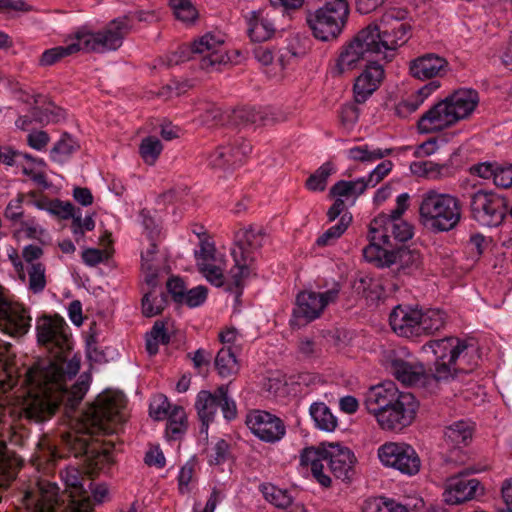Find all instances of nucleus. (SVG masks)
<instances>
[{
  "label": "nucleus",
  "mask_w": 512,
  "mask_h": 512,
  "mask_svg": "<svg viewBox=\"0 0 512 512\" xmlns=\"http://www.w3.org/2000/svg\"><path fill=\"white\" fill-rule=\"evenodd\" d=\"M65 321L58 316H42L37 319V340L51 354L53 359H41L33 363L25 373L24 383L28 397L23 415L32 421L43 422L50 418L60 405L65 414L73 417L89 388V376L81 375L77 382L67 389L65 382L74 377L80 369V358L68 359L71 343L66 332Z\"/></svg>",
  "instance_id": "1"
},
{
  "label": "nucleus",
  "mask_w": 512,
  "mask_h": 512,
  "mask_svg": "<svg viewBox=\"0 0 512 512\" xmlns=\"http://www.w3.org/2000/svg\"><path fill=\"white\" fill-rule=\"evenodd\" d=\"M404 12L391 10L379 23L369 24L344 45L331 69L333 76H341L359 67L363 62L371 63L370 57L382 55L391 60L393 52L405 44L410 37L411 26L403 21Z\"/></svg>",
  "instance_id": "2"
},
{
  "label": "nucleus",
  "mask_w": 512,
  "mask_h": 512,
  "mask_svg": "<svg viewBox=\"0 0 512 512\" xmlns=\"http://www.w3.org/2000/svg\"><path fill=\"white\" fill-rule=\"evenodd\" d=\"M130 32L129 21L126 17L110 21L101 31L94 32L87 26L79 28L72 38L74 41L66 46H57L45 50L39 58V66H52L63 58L79 51L106 53L121 47L124 38Z\"/></svg>",
  "instance_id": "3"
},
{
  "label": "nucleus",
  "mask_w": 512,
  "mask_h": 512,
  "mask_svg": "<svg viewBox=\"0 0 512 512\" xmlns=\"http://www.w3.org/2000/svg\"><path fill=\"white\" fill-rule=\"evenodd\" d=\"M478 103L477 91L459 89L426 111L418 120V128L422 133L441 131L470 116Z\"/></svg>",
  "instance_id": "4"
},
{
  "label": "nucleus",
  "mask_w": 512,
  "mask_h": 512,
  "mask_svg": "<svg viewBox=\"0 0 512 512\" xmlns=\"http://www.w3.org/2000/svg\"><path fill=\"white\" fill-rule=\"evenodd\" d=\"M323 462H326L336 478L349 480L354 473L356 458L347 447L330 443L319 448H305L300 455L302 466H311L313 477L323 487L331 485V478L323 472Z\"/></svg>",
  "instance_id": "5"
},
{
  "label": "nucleus",
  "mask_w": 512,
  "mask_h": 512,
  "mask_svg": "<svg viewBox=\"0 0 512 512\" xmlns=\"http://www.w3.org/2000/svg\"><path fill=\"white\" fill-rule=\"evenodd\" d=\"M466 341L457 337L430 340L423 345L425 353L435 356L433 378L436 381H447L460 373H469L476 366L470 362V352H473Z\"/></svg>",
  "instance_id": "6"
},
{
  "label": "nucleus",
  "mask_w": 512,
  "mask_h": 512,
  "mask_svg": "<svg viewBox=\"0 0 512 512\" xmlns=\"http://www.w3.org/2000/svg\"><path fill=\"white\" fill-rule=\"evenodd\" d=\"M125 405L126 399L121 392L106 391L100 394L95 402L80 414L81 430L89 435H108L116 432L118 425L125 421Z\"/></svg>",
  "instance_id": "7"
},
{
  "label": "nucleus",
  "mask_w": 512,
  "mask_h": 512,
  "mask_svg": "<svg viewBox=\"0 0 512 512\" xmlns=\"http://www.w3.org/2000/svg\"><path fill=\"white\" fill-rule=\"evenodd\" d=\"M461 215V204L456 196L429 190L421 197L420 222L432 232L453 230L459 224Z\"/></svg>",
  "instance_id": "8"
},
{
  "label": "nucleus",
  "mask_w": 512,
  "mask_h": 512,
  "mask_svg": "<svg viewBox=\"0 0 512 512\" xmlns=\"http://www.w3.org/2000/svg\"><path fill=\"white\" fill-rule=\"evenodd\" d=\"M349 15L346 0H329L307 16L313 35L322 41L336 39L342 32Z\"/></svg>",
  "instance_id": "9"
},
{
  "label": "nucleus",
  "mask_w": 512,
  "mask_h": 512,
  "mask_svg": "<svg viewBox=\"0 0 512 512\" xmlns=\"http://www.w3.org/2000/svg\"><path fill=\"white\" fill-rule=\"evenodd\" d=\"M61 477L64 480L67 487H70L73 489L71 492L72 500V512H92L93 506L92 502L90 500V497L87 493V491L83 488L82 480H84V477L81 473V471L75 467H69L65 469L63 472H61ZM51 485L55 487V498L54 501L51 503V510L52 512H59V499H58V487L55 483H51L44 479H39L36 482L35 488H32L28 491H26L23 501L26 505V496L29 494L33 495V498L40 497V489L44 488L43 490H46L48 486Z\"/></svg>",
  "instance_id": "10"
},
{
  "label": "nucleus",
  "mask_w": 512,
  "mask_h": 512,
  "mask_svg": "<svg viewBox=\"0 0 512 512\" xmlns=\"http://www.w3.org/2000/svg\"><path fill=\"white\" fill-rule=\"evenodd\" d=\"M186 50H190V58L198 61L200 68L207 72L221 70V67L227 65L230 60L224 47L223 37L212 33H206L195 40L181 53L184 54Z\"/></svg>",
  "instance_id": "11"
},
{
  "label": "nucleus",
  "mask_w": 512,
  "mask_h": 512,
  "mask_svg": "<svg viewBox=\"0 0 512 512\" xmlns=\"http://www.w3.org/2000/svg\"><path fill=\"white\" fill-rule=\"evenodd\" d=\"M471 215L480 225L496 227L500 225L508 209V201L505 197L479 190L471 195Z\"/></svg>",
  "instance_id": "12"
},
{
  "label": "nucleus",
  "mask_w": 512,
  "mask_h": 512,
  "mask_svg": "<svg viewBox=\"0 0 512 512\" xmlns=\"http://www.w3.org/2000/svg\"><path fill=\"white\" fill-rule=\"evenodd\" d=\"M378 457L382 464L399 470L403 474L415 475L419 472L421 461L410 445L389 442L378 449Z\"/></svg>",
  "instance_id": "13"
},
{
  "label": "nucleus",
  "mask_w": 512,
  "mask_h": 512,
  "mask_svg": "<svg viewBox=\"0 0 512 512\" xmlns=\"http://www.w3.org/2000/svg\"><path fill=\"white\" fill-rule=\"evenodd\" d=\"M29 311L20 303L12 302L0 287V330L12 337H22L31 327Z\"/></svg>",
  "instance_id": "14"
},
{
  "label": "nucleus",
  "mask_w": 512,
  "mask_h": 512,
  "mask_svg": "<svg viewBox=\"0 0 512 512\" xmlns=\"http://www.w3.org/2000/svg\"><path fill=\"white\" fill-rule=\"evenodd\" d=\"M370 236L373 240H380L384 246L394 248L399 242H406L413 236V229L404 220H393L380 214L370 225Z\"/></svg>",
  "instance_id": "15"
},
{
  "label": "nucleus",
  "mask_w": 512,
  "mask_h": 512,
  "mask_svg": "<svg viewBox=\"0 0 512 512\" xmlns=\"http://www.w3.org/2000/svg\"><path fill=\"white\" fill-rule=\"evenodd\" d=\"M417 408L415 397L411 393L405 394L393 406L382 411L376 420L383 430L401 431L413 422Z\"/></svg>",
  "instance_id": "16"
},
{
  "label": "nucleus",
  "mask_w": 512,
  "mask_h": 512,
  "mask_svg": "<svg viewBox=\"0 0 512 512\" xmlns=\"http://www.w3.org/2000/svg\"><path fill=\"white\" fill-rule=\"evenodd\" d=\"M252 145L249 141L238 137L231 143L221 144L207 156V165L211 169L225 170L243 163L251 153Z\"/></svg>",
  "instance_id": "17"
},
{
  "label": "nucleus",
  "mask_w": 512,
  "mask_h": 512,
  "mask_svg": "<svg viewBox=\"0 0 512 512\" xmlns=\"http://www.w3.org/2000/svg\"><path fill=\"white\" fill-rule=\"evenodd\" d=\"M340 289L334 286L323 293L303 291L297 296V305L293 310L296 318H302L305 322L317 319L324 309L337 300Z\"/></svg>",
  "instance_id": "18"
},
{
  "label": "nucleus",
  "mask_w": 512,
  "mask_h": 512,
  "mask_svg": "<svg viewBox=\"0 0 512 512\" xmlns=\"http://www.w3.org/2000/svg\"><path fill=\"white\" fill-rule=\"evenodd\" d=\"M199 272L212 285L220 287L224 284L225 261L223 255L217 254L215 245L203 239L200 241V249L194 253Z\"/></svg>",
  "instance_id": "19"
},
{
  "label": "nucleus",
  "mask_w": 512,
  "mask_h": 512,
  "mask_svg": "<svg viewBox=\"0 0 512 512\" xmlns=\"http://www.w3.org/2000/svg\"><path fill=\"white\" fill-rule=\"evenodd\" d=\"M246 424L260 440L269 443L281 440L286 433L284 422L276 415L263 410L250 412L246 417Z\"/></svg>",
  "instance_id": "20"
},
{
  "label": "nucleus",
  "mask_w": 512,
  "mask_h": 512,
  "mask_svg": "<svg viewBox=\"0 0 512 512\" xmlns=\"http://www.w3.org/2000/svg\"><path fill=\"white\" fill-rule=\"evenodd\" d=\"M383 364L398 381L407 385L418 383L425 371L418 361L404 359L393 350L385 353Z\"/></svg>",
  "instance_id": "21"
},
{
  "label": "nucleus",
  "mask_w": 512,
  "mask_h": 512,
  "mask_svg": "<svg viewBox=\"0 0 512 512\" xmlns=\"http://www.w3.org/2000/svg\"><path fill=\"white\" fill-rule=\"evenodd\" d=\"M405 394L398 390L394 382L386 381L369 388L365 393L364 404L369 413L377 419L382 414V411L393 406Z\"/></svg>",
  "instance_id": "22"
},
{
  "label": "nucleus",
  "mask_w": 512,
  "mask_h": 512,
  "mask_svg": "<svg viewBox=\"0 0 512 512\" xmlns=\"http://www.w3.org/2000/svg\"><path fill=\"white\" fill-rule=\"evenodd\" d=\"M420 309L410 305H397L389 315L391 328L399 336H419Z\"/></svg>",
  "instance_id": "23"
},
{
  "label": "nucleus",
  "mask_w": 512,
  "mask_h": 512,
  "mask_svg": "<svg viewBox=\"0 0 512 512\" xmlns=\"http://www.w3.org/2000/svg\"><path fill=\"white\" fill-rule=\"evenodd\" d=\"M384 78L383 67L371 62L366 65L365 70L356 78L353 91L357 103H364L379 87Z\"/></svg>",
  "instance_id": "24"
},
{
  "label": "nucleus",
  "mask_w": 512,
  "mask_h": 512,
  "mask_svg": "<svg viewBox=\"0 0 512 512\" xmlns=\"http://www.w3.org/2000/svg\"><path fill=\"white\" fill-rule=\"evenodd\" d=\"M265 232L262 228H240L234 234V247L231 250L233 258L248 256L254 260V251L261 248Z\"/></svg>",
  "instance_id": "25"
},
{
  "label": "nucleus",
  "mask_w": 512,
  "mask_h": 512,
  "mask_svg": "<svg viewBox=\"0 0 512 512\" xmlns=\"http://www.w3.org/2000/svg\"><path fill=\"white\" fill-rule=\"evenodd\" d=\"M283 116L269 109H256L254 107H240L232 111L229 121L235 126H246L249 124L265 126L283 121Z\"/></svg>",
  "instance_id": "26"
},
{
  "label": "nucleus",
  "mask_w": 512,
  "mask_h": 512,
  "mask_svg": "<svg viewBox=\"0 0 512 512\" xmlns=\"http://www.w3.org/2000/svg\"><path fill=\"white\" fill-rule=\"evenodd\" d=\"M448 67L449 64L446 59L431 53L411 61L410 73L418 79H430L445 75Z\"/></svg>",
  "instance_id": "27"
},
{
  "label": "nucleus",
  "mask_w": 512,
  "mask_h": 512,
  "mask_svg": "<svg viewBox=\"0 0 512 512\" xmlns=\"http://www.w3.org/2000/svg\"><path fill=\"white\" fill-rule=\"evenodd\" d=\"M483 489L477 479L452 478L448 485L446 501L459 504L482 494Z\"/></svg>",
  "instance_id": "28"
},
{
  "label": "nucleus",
  "mask_w": 512,
  "mask_h": 512,
  "mask_svg": "<svg viewBox=\"0 0 512 512\" xmlns=\"http://www.w3.org/2000/svg\"><path fill=\"white\" fill-rule=\"evenodd\" d=\"M248 35L252 41L263 42L272 37L275 25L265 10L251 11L246 16Z\"/></svg>",
  "instance_id": "29"
},
{
  "label": "nucleus",
  "mask_w": 512,
  "mask_h": 512,
  "mask_svg": "<svg viewBox=\"0 0 512 512\" xmlns=\"http://www.w3.org/2000/svg\"><path fill=\"white\" fill-rule=\"evenodd\" d=\"M195 408L202 423V431L204 429L207 431L209 423L214 420V417L219 408L217 390L215 393H211L206 390L200 391L196 398Z\"/></svg>",
  "instance_id": "30"
},
{
  "label": "nucleus",
  "mask_w": 512,
  "mask_h": 512,
  "mask_svg": "<svg viewBox=\"0 0 512 512\" xmlns=\"http://www.w3.org/2000/svg\"><path fill=\"white\" fill-rule=\"evenodd\" d=\"M162 266L158 256L157 244L151 241L145 251L141 253V269L147 285L156 287L157 277Z\"/></svg>",
  "instance_id": "31"
},
{
  "label": "nucleus",
  "mask_w": 512,
  "mask_h": 512,
  "mask_svg": "<svg viewBox=\"0 0 512 512\" xmlns=\"http://www.w3.org/2000/svg\"><path fill=\"white\" fill-rule=\"evenodd\" d=\"M368 237L370 244L363 249L364 258L378 267H391L393 265L392 249L384 246L380 240H373L370 234Z\"/></svg>",
  "instance_id": "32"
},
{
  "label": "nucleus",
  "mask_w": 512,
  "mask_h": 512,
  "mask_svg": "<svg viewBox=\"0 0 512 512\" xmlns=\"http://www.w3.org/2000/svg\"><path fill=\"white\" fill-rule=\"evenodd\" d=\"M81 449L86 456L89 473H96L112 462V457L107 448L99 449L83 440Z\"/></svg>",
  "instance_id": "33"
},
{
  "label": "nucleus",
  "mask_w": 512,
  "mask_h": 512,
  "mask_svg": "<svg viewBox=\"0 0 512 512\" xmlns=\"http://www.w3.org/2000/svg\"><path fill=\"white\" fill-rule=\"evenodd\" d=\"M473 434V427L466 421L460 420L447 426L444 431L445 441L454 446L467 445Z\"/></svg>",
  "instance_id": "34"
},
{
  "label": "nucleus",
  "mask_w": 512,
  "mask_h": 512,
  "mask_svg": "<svg viewBox=\"0 0 512 512\" xmlns=\"http://www.w3.org/2000/svg\"><path fill=\"white\" fill-rule=\"evenodd\" d=\"M146 292L142 298V313L145 317H153L160 314L167 305V296L163 291H157L156 287Z\"/></svg>",
  "instance_id": "35"
},
{
  "label": "nucleus",
  "mask_w": 512,
  "mask_h": 512,
  "mask_svg": "<svg viewBox=\"0 0 512 512\" xmlns=\"http://www.w3.org/2000/svg\"><path fill=\"white\" fill-rule=\"evenodd\" d=\"M352 221L349 213H343L337 224L333 225L322 233L316 240L318 247H326L334 245L337 240L345 233Z\"/></svg>",
  "instance_id": "36"
},
{
  "label": "nucleus",
  "mask_w": 512,
  "mask_h": 512,
  "mask_svg": "<svg viewBox=\"0 0 512 512\" xmlns=\"http://www.w3.org/2000/svg\"><path fill=\"white\" fill-rule=\"evenodd\" d=\"M410 171L419 177L440 179L447 175L449 168L444 164H437L428 160L414 161L410 164Z\"/></svg>",
  "instance_id": "37"
},
{
  "label": "nucleus",
  "mask_w": 512,
  "mask_h": 512,
  "mask_svg": "<svg viewBox=\"0 0 512 512\" xmlns=\"http://www.w3.org/2000/svg\"><path fill=\"white\" fill-rule=\"evenodd\" d=\"M419 319V335L432 334L440 330L445 323V314L438 309H428L422 311L420 309Z\"/></svg>",
  "instance_id": "38"
},
{
  "label": "nucleus",
  "mask_w": 512,
  "mask_h": 512,
  "mask_svg": "<svg viewBox=\"0 0 512 512\" xmlns=\"http://www.w3.org/2000/svg\"><path fill=\"white\" fill-rule=\"evenodd\" d=\"M215 367L221 377H229L239 370L237 359L231 347H223L215 358Z\"/></svg>",
  "instance_id": "39"
},
{
  "label": "nucleus",
  "mask_w": 512,
  "mask_h": 512,
  "mask_svg": "<svg viewBox=\"0 0 512 512\" xmlns=\"http://www.w3.org/2000/svg\"><path fill=\"white\" fill-rule=\"evenodd\" d=\"M48 489L41 488L40 497L33 498L32 494L26 496V511L27 512H52L51 503L55 498V487L48 485Z\"/></svg>",
  "instance_id": "40"
},
{
  "label": "nucleus",
  "mask_w": 512,
  "mask_h": 512,
  "mask_svg": "<svg viewBox=\"0 0 512 512\" xmlns=\"http://www.w3.org/2000/svg\"><path fill=\"white\" fill-rule=\"evenodd\" d=\"M310 415L316 426L325 431H334L337 419L324 403H314L310 407Z\"/></svg>",
  "instance_id": "41"
},
{
  "label": "nucleus",
  "mask_w": 512,
  "mask_h": 512,
  "mask_svg": "<svg viewBox=\"0 0 512 512\" xmlns=\"http://www.w3.org/2000/svg\"><path fill=\"white\" fill-rule=\"evenodd\" d=\"M79 148L80 146L77 141H75L68 133H64L51 149V159L55 162L62 163Z\"/></svg>",
  "instance_id": "42"
},
{
  "label": "nucleus",
  "mask_w": 512,
  "mask_h": 512,
  "mask_svg": "<svg viewBox=\"0 0 512 512\" xmlns=\"http://www.w3.org/2000/svg\"><path fill=\"white\" fill-rule=\"evenodd\" d=\"M348 157L353 161L374 162L392 153V149L370 148L368 145L357 146L348 150Z\"/></svg>",
  "instance_id": "43"
},
{
  "label": "nucleus",
  "mask_w": 512,
  "mask_h": 512,
  "mask_svg": "<svg viewBox=\"0 0 512 512\" xmlns=\"http://www.w3.org/2000/svg\"><path fill=\"white\" fill-rule=\"evenodd\" d=\"M366 185L362 178L354 181L341 180L335 183L330 189V196L332 197H358L366 190Z\"/></svg>",
  "instance_id": "44"
},
{
  "label": "nucleus",
  "mask_w": 512,
  "mask_h": 512,
  "mask_svg": "<svg viewBox=\"0 0 512 512\" xmlns=\"http://www.w3.org/2000/svg\"><path fill=\"white\" fill-rule=\"evenodd\" d=\"M391 260H393V265H397L398 269L402 270L417 268L421 262L419 252L406 247H400L396 250L392 249Z\"/></svg>",
  "instance_id": "45"
},
{
  "label": "nucleus",
  "mask_w": 512,
  "mask_h": 512,
  "mask_svg": "<svg viewBox=\"0 0 512 512\" xmlns=\"http://www.w3.org/2000/svg\"><path fill=\"white\" fill-rule=\"evenodd\" d=\"M199 121L202 125L213 127L224 122V113L220 107L211 102H204L198 108Z\"/></svg>",
  "instance_id": "46"
},
{
  "label": "nucleus",
  "mask_w": 512,
  "mask_h": 512,
  "mask_svg": "<svg viewBox=\"0 0 512 512\" xmlns=\"http://www.w3.org/2000/svg\"><path fill=\"white\" fill-rule=\"evenodd\" d=\"M259 488L264 498L277 508H287L292 502V497L286 490L270 483L261 484Z\"/></svg>",
  "instance_id": "47"
},
{
  "label": "nucleus",
  "mask_w": 512,
  "mask_h": 512,
  "mask_svg": "<svg viewBox=\"0 0 512 512\" xmlns=\"http://www.w3.org/2000/svg\"><path fill=\"white\" fill-rule=\"evenodd\" d=\"M163 150L161 141L155 136H147L141 140L139 154L148 165H153Z\"/></svg>",
  "instance_id": "48"
},
{
  "label": "nucleus",
  "mask_w": 512,
  "mask_h": 512,
  "mask_svg": "<svg viewBox=\"0 0 512 512\" xmlns=\"http://www.w3.org/2000/svg\"><path fill=\"white\" fill-rule=\"evenodd\" d=\"M332 162H325L306 180V187L310 191H324L327 186V179L334 172Z\"/></svg>",
  "instance_id": "49"
},
{
  "label": "nucleus",
  "mask_w": 512,
  "mask_h": 512,
  "mask_svg": "<svg viewBox=\"0 0 512 512\" xmlns=\"http://www.w3.org/2000/svg\"><path fill=\"white\" fill-rule=\"evenodd\" d=\"M233 259L235 261V266L230 270V277L233 285L237 289H241L243 286V280L247 278L252 271L251 264L254 260L250 259L248 256Z\"/></svg>",
  "instance_id": "50"
},
{
  "label": "nucleus",
  "mask_w": 512,
  "mask_h": 512,
  "mask_svg": "<svg viewBox=\"0 0 512 512\" xmlns=\"http://www.w3.org/2000/svg\"><path fill=\"white\" fill-rule=\"evenodd\" d=\"M169 5L175 17L184 23H191L198 16V12L190 0H170Z\"/></svg>",
  "instance_id": "51"
},
{
  "label": "nucleus",
  "mask_w": 512,
  "mask_h": 512,
  "mask_svg": "<svg viewBox=\"0 0 512 512\" xmlns=\"http://www.w3.org/2000/svg\"><path fill=\"white\" fill-rule=\"evenodd\" d=\"M29 276V289L34 293H40L46 286L45 267L41 263L27 265Z\"/></svg>",
  "instance_id": "52"
},
{
  "label": "nucleus",
  "mask_w": 512,
  "mask_h": 512,
  "mask_svg": "<svg viewBox=\"0 0 512 512\" xmlns=\"http://www.w3.org/2000/svg\"><path fill=\"white\" fill-rule=\"evenodd\" d=\"M219 407L222 410L223 416L226 420L231 421L237 416V407L234 400L228 397L227 386H220L217 388Z\"/></svg>",
  "instance_id": "53"
},
{
  "label": "nucleus",
  "mask_w": 512,
  "mask_h": 512,
  "mask_svg": "<svg viewBox=\"0 0 512 512\" xmlns=\"http://www.w3.org/2000/svg\"><path fill=\"white\" fill-rule=\"evenodd\" d=\"M392 168L393 163L390 160H384L378 164L367 177H362L366 188L375 187L391 172Z\"/></svg>",
  "instance_id": "54"
},
{
  "label": "nucleus",
  "mask_w": 512,
  "mask_h": 512,
  "mask_svg": "<svg viewBox=\"0 0 512 512\" xmlns=\"http://www.w3.org/2000/svg\"><path fill=\"white\" fill-rule=\"evenodd\" d=\"M230 456V445L224 440L220 439L214 445L211 454L209 455V463L213 465L223 464Z\"/></svg>",
  "instance_id": "55"
},
{
  "label": "nucleus",
  "mask_w": 512,
  "mask_h": 512,
  "mask_svg": "<svg viewBox=\"0 0 512 512\" xmlns=\"http://www.w3.org/2000/svg\"><path fill=\"white\" fill-rule=\"evenodd\" d=\"M47 211L62 218V219H74L77 214V210L70 202H62L60 200H52L47 207Z\"/></svg>",
  "instance_id": "56"
},
{
  "label": "nucleus",
  "mask_w": 512,
  "mask_h": 512,
  "mask_svg": "<svg viewBox=\"0 0 512 512\" xmlns=\"http://www.w3.org/2000/svg\"><path fill=\"white\" fill-rule=\"evenodd\" d=\"M71 227L73 234L76 236V241L78 242V237L84 236L85 231H92L95 227V223L91 216H86L82 219L80 209H77V214L72 220Z\"/></svg>",
  "instance_id": "57"
},
{
  "label": "nucleus",
  "mask_w": 512,
  "mask_h": 512,
  "mask_svg": "<svg viewBox=\"0 0 512 512\" xmlns=\"http://www.w3.org/2000/svg\"><path fill=\"white\" fill-rule=\"evenodd\" d=\"M170 410L171 404L164 395L155 397L150 404V415L156 420L166 418Z\"/></svg>",
  "instance_id": "58"
},
{
  "label": "nucleus",
  "mask_w": 512,
  "mask_h": 512,
  "mask_svg": "<svg viewBox=\"0 0 512 512\" xmlns=\"http://www.w3.org/2000/svg\"><path fill=\"white\" fill-rule=\"evenodd\" d=\"M196 462L195 460H189L185 465L182 466L179 476V491L184 494L189 491V484L193 480L195 473Z\"/></svg>",
  "instance_id": "59"
},
{
  "label": "nucleus",
  "mask_w": 512,
  "mask_h": 512,
  "mask_svg": "<svg viewBox=\"0 0 512 512\" xmlns=\"http://www.w3.org/2000/svg\"><path fill=\"white\" fill-rule=\"evenodd\" d=\"M207 298V288L205 286H197L186 291L181 304L189 307H197L201 305Z\"/></svg>",
  "instance_id": "60"
},
{
  "label": "nucleus",
  "mask_w": 512,
  "mask_h": 512,
  "mask_svg": "<svg viewBox=\"0 0 512 512\" xmlns=\"http://www.w3.org/2000/svg\"><path fill=\"white\" fill-rule=\"evenodd\" d=\"M23 194H19L17 198L11 200L4 212V216L13 222H22L23 217V208H22V202H23Z\"/></svg>",
  "instance_id": "61"
},
{
  "label": "nucleus",
  "mask_w": 512,
  "mask_h": 512,
  "mask_svg": "<svg viewBox=\"0 0 512 512\" xmlns=\"http://www.w3.org/2000/svg\"><path fill=\"white\" fill-rule=\"evenodd\" d=\"M167 290L171 294L175 302L182 303L186 294V286L184 281L179 277H172L167 282Z\"/></svg>",
  "instance_id": "62"
},
{
  "label": "nucleus",
  "mask_w": 512,
  "mask_h": 512,
  "mask_svg": "<svg viewBox=\"0 0 512 512\" xmlns=\"http://www.w3.org/2000/svg\"><path fill=\"white\" fill-rule=\"evenodd\" d=\"M494 183L502 188H508L512 185V164L497 165Z\"/></svg>",
  "instance_id": "63"
},
{
  "label": "nucleus",
  "mask_w": 512,
  "mask_h": 512,
  "mask_svg": "<svg viewBox=\"0 0 512 512\" xmlns=\"http://www.w3.org/2000/svg\"><path fill=\"white\" fill-rule=\"evenodd\" d=\"M391 499L384 497L369 498L364 501L362 512H386Z\"/></svg>",
  "instance_id": "64"
}]
</instances>
